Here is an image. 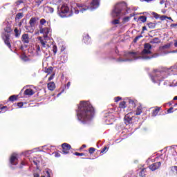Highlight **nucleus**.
Here are the masks:
<instances>
[{"instance_id": "obj_18", "label": "nucleus", "mask_w": 177, "mask_h": 177, "mask_svg": "<svg viewBox=\"0 0 177 177\" xmlns=\"http://www.w3.org/2000/svg\"><path fill=\"white\" fill-rule=\"evenodd\" d=\"M34 93V91L31 88H28L24 92V94L26 95L27 96H32Z\"/></svg>"}, {"instance_id": "obj_56", "label": "nucleus", "mask_w": 177, "mask_h": 177, "mask_svg": "<svg viewBox=\"0 0 177 177\" xmlns=\"http://www.w3.org/2000/svg\"><path fill=\"white\" fill-rule=\"evenodd\" d=\"M168 20H171V21H174V19H172V18L171 17H167V18Z\"/></svg>"}, {"instance_id": "obj_59", "label": "nucleus", "mask_w": 177, "mask_h": 177, "mask_svg": "<svg viewBox=\"0 0 177 177\" xmlns=\"http://www.w3.org/2000/svg\"><path fill=\"white\" fill-rule=\"evenodd\" d=\"M5 109H8V106H3V107L1 108V110H5Z\"/></svg>"}, {"instance_id": "obj_51", "label": "nucleus", "mask_w": 177, "mask_h": 177, "mask_svg": "<svg viewBox=\"0 0 177 177\" xmlns=\"http://www.w3.org/2000/svg\"><path fill=\"white\" fill-rule=\"evenodd\" d=\"M106 150H107V147H104L102 151H101V153H104V151H106Z\"/></svg>"}, {"instance_id": "obj_9", "label": "nucleus", "mask_w": 177, "mask_h": 177, "mask_svg": "<svg viewBox=\"0 0 177 177\" xmlns=\"http://www.w3.org/2000/svg\"><path fill=\"white\" fill-rule=\"evenodd\" d=\"M133 117V113L130 112L129 113H127L125 116H124V124L126 125H129V124H132V118Z\"/></svg>"}, {"instance_id": "obj_12", "label": "nucleus", "mask_w": 177, "mask_h": 177, "mask_svg": "<svg viewBox=\"0 0 177 177\" xmlns=\"http://www.w3.org/2000/svg\"><path fill=\"white\" fill-rule=\"evenodd\" d=\"M160 167H161V162H157L149 165V169H151V171H156Z\"/></svg>"}, {"instance_id": "obj_8", "label": "nucleus", "mask_w": 177, "mask_h": 177, "mask_svg": "<svg viewBox=\"0 0 177 177\" xmlns=\"http://www.w3.org/2000/svg\"><path fill=\"white\" fill-rule=\"evenodd\" d=\"M164 72H161L160 71H154L153 75L151 77L152 82H157L158 81H162V78H165L166 77H163Z\"/></svg>"}, {"instance_id": "obj_46", "label": "nucleus", "mask_w": 177, "mask_h": 177, "mask_svg": "<svg viewBox=\"0 0 177 177\" xmlns=\"http://www.w3.org/2000/svg\"><path fill=\"white\" fill-rule=\"evenodd\" d=\"M15 3H16L17 6H19V5H20L21 3H23V1H18Z\"/></svg>"}, {"instance_id": "obj_28", "label": "nucleus", "mask_w": 177, "mask_h": 177, "mask_svg": "<svg viewBox=\"0 0 177 177\" xmlns=\"http://www.w3.org/2000/svg\"><path fill=\"white\" fill-rule=\"evenodd\" d=\"M9 100L10 102H15V100H17V95H11L10 97H9Z\"/></svg>"}, {"instance_id": "obj_26", "label": "nucleus", "mask_w": 177, "mask_h": 177, "mask_svg": "<svg viewBox=\"0 0 177 177\" xmlns=\"http://www.w3.org/2000/svg\"><path fill=\"white\" fill-rule=\"evenodd\" d=\"M160 43V39L158 37H155L151 41V44H158Z\"/></svg>"}, {"instance_id": "obj_38", "label": "nucleus", "mask_w": 177, "mask_h": 177, "mask_svg": "<svg viewBox=\"0 0 177 177\" xmlns=\"http://www.w3.org/2000/svg\"><path fill=\"white\" fill-rule=\"evenodd\" d=\"M45 23H46V20H45V19H41L40 20V24H41V26H44V24H45Z\"/></svg>"}, {"instance_id": "obj_17", "label": "nucleus", "mask_w": 177, "mask_h": 177, "mask_svg": "<svg viewBox=\"0 0 177 177\" xmlns=\"http://www.w3.org/2000/svg\"><path fill=\"white\" fill-rule=\"evenodd\" d=\"M48 88L49 91H55L56 88V85L55 84V82H50L48 84Z\"/></svg>"}, {"instance_id": "obj_13", "label": "nucleus", "mask_w": 177, "mask_h": 177, "mask_svg": "<svg viewBox=\"0 0 177 177\" xmlns=\"http://www.w3.org/2000/svg\"><path fill=\"white\" fill-rule=\"evenodd\" d=\"M21 41L24 44H29L30 43V36L28 34L24 33L21 36Z\"/></svg>"}, {"instance_id": "obj_40", "label": "nucleus", "mask_w": 177, "mask_h": 177, "mask_svg": "<svg viewBox=\"0 0 177 177\" xmlns=\"http://www.w3.org/2000/svg\"><path fill=\"white\" fill-rule=\"evenodd\" d=\"M33 162H34L35 165H38L39 164V160L34 159Z\"/></svg>"}, {"instance_id": "obj_24", "label": "nucleus", "mask_w": 177, "mask_h": 177, "mask_svg": "<svg viewBox=\"0 0 177 177\" xmlns=\"http://www.w3.org/2000/svg\"><path fill=\"white\" fill-rule=\"evenodd\" d=\"M127 107V104L124 101H122L119 104V109H125Z\"/></svg>"}, {"instance_id": "obj_14", "label": "nucleus", "mask_w": 177, "mask_h": 177, "mask_svg": "<svg viewBox=\"0 0 177 177\" xmlns=\"http://www.w3.org/2000/svg\"><path fill=\"white\" fill-rule=\"evenodd\" d=\"M37 21H38V18L33 17L32 18H30V21H29V24L30 26V27L35 28V24H37Z\"/></svg>"}, {"instance_id": "obj_52", "label": "nucleus", "mask_w": 177, "mask_h": 177, "mask_svg": "<svg viewBox=\"0 0 177 177\" xmlns=\"http://www.w3.org/2000/svg\"><path fill=\"white\" fill-rule=\"evenodd\" d=\"M168 53H177V50L168 52Z\"/></svg>"}, {"instance_id": "obj_11", "label": "nucleus", "mask_w": 177, "mask_h": 177, "mask_svg": "<svg viewBox=\"0 0 177 177\" xmlns=\"http://www.w3.org/2000/svg\"><path fill=\"white\" fill-rule=\"evenodd\" d=\"M17 153H12L10 159V162L12 165H17Z\"/></svg>"}, {"instance_id": "obj_7", "label": "nucleus", "mask_w": 177, "mask_h": 177, "mask_svg": "<svg viewBox=\"0 0 177 177\" xmlns=\"http://www.w3.org/2000/svg\"><path fill=\"white\" fill-rule=\"evenodd\" d=\"M4 31L6 33L3 34L2 38L6 45H7L8 48H9V49H11L12 45H10V35H9V32L12 31V26L8 24L7 26L4 28Z\"/></svg>"}, {"instance_id": "obj_1", "label": "nucleus", "mask_w": 177, "mask_h": 177, "mask_svg": "<svg viewBox=\"0 0 177 177\" xmlns=\"http://www.w3.org/2000/svg\"><path fill=\"white\" fill-rule=\"evenodd\" d=\"M151 45L147 43L144 46V49L142 53H126L124 54L125 59H120L119 62H132V60H138V59H143L144 60H149L153 57H157L158 55L151 54Z\"/></svg>"}, {"instance_id": "obj_5", "label": "nucleus", "mask_w": 177, "mask_h": 177, "mask_svg": "<svg viewBox=\"0 0 177 177\" xmlns=\"http://www.w3.org/2000/svg\"><path fill=\"white\" fill-rule=\"evenodd\" d=\"M39 32L40 34H43V37H38L37 39L41 44L42 48H49V44H48V41L50 40V34L52 32L50 28H46V27L44 28V26H40Z\"/></svg>"}, {"instance_id": "obj_31", "label": "nucleus", "mask_w": 177, "mask_h": 177, "mask_svg": "<svg viewBox=\"0 0 177 177\" xmlns=\"http://www.w3.org/2000/svg\"><path fill=\"white\" fill-rule=\"evenodd\" d=\"M41 147H42L43 150L48 151V150H52V147H47L46 145H44V146H43Z\"/></svg>"}, {"instance_id": "obj_21", "label": "nucleus", "mask_w": 177, "mask_h": 177, "mask_svg": "<svg viewBox=\"0 0 177 177\" xmlns=\"http://www.w3.org/2000/svg\"><path fill=\"white\" fill-rule=\"evenodd\" d=\"M24 15H23V12H19L16 15L15 20L17 21V20H20V19H23Z\"/></svg>"}, {"instance_id": "obj_20", "label": "nucleus", "mask_w": 177, "mask_h": 177, "mask_svg": "<svg viewBox=\"0 0 177 177\" xmlns=\"http://www.w3.org/2000/svg\"><path fill=\"white\" fill-rule=\"evenodd\" d=\"M159 111H160V107L156 106V109L152 112V116L156 117L157 114H158Z\"/></svg>"}, {"instance_id": "obj_63", "label": "nucleus", "mask_w": 177, "mask_h": 177, "mask_svg": "<svg viewBox=\"0 0 177 177\" xmlns=\"http://www.w3.org/2000/svg\"><path fill=\"white\" fill-rule=\"evenodd\" d=\"M142 30H146V26L142 27Z\"/></svg>"}, {"instance_id": "obj_64", "label": "nucleus", "mask_w": 177, "mask_h": 177, "mask_svg": "<svg viewBox=\"0 0 177 177\" xmlns=\"http://www.w3.org/2000/svg\"><path fill=\"white\" fill-rule=\"evenodd\" d=\"M82 147L85 148V147H86V145H82Z\"/></svg>"}, {"instance_id": "obj_3", "label": "nucleus", "mask_w": 177, "mask_h": 177, "mask_svg": "<svg viewBox=\"0 0 177 177\" xmlns=\"http://www.w3.org/2000/svg\"><path fill=\"white\" fill-rule=\"evenodd\" d=\"M131 9L128 8V6H127V3L121 2L118 3L111 12V17L113 20H112L111 23L113 26H115L117 24H120V19H121L122 16H125L127 13H129Z\"/></svg>"}, {"instance_id": "obj_39", "label": "nucleus", "mask_w": 177, "mask_h": 177, "mask_svg": "<svg viewBox=\"0 0 177 177\" xmlns=\"http://www.w3.org/2000/svg\"><path fill=\"white\" fill-rule=\"evenodd\" d=\"M55 78V73L52 74L49 77H48V81H52Z\"/></svg>"}, {"instance_id": "obj_45", "label": "nucleus", "mask_w": 177, "mask_h": 177, "mask_svg": "<svg viewBox=\"0 0 177 177\" xmlns=\"http://www.w3.org/2000/svg\"><path fill=\"white\" fill-rule=\"evenodd\" d=\"M26 157H28V154H31V151H27L24 153Z\"/></svg>"}, {"instance_id": "obj_58", "label": "nucleus", "mask_w": 177, "mask_h": 177, "mask_svg": "<svg viewBox=\"0 0 177 177\" xmlns=\"http://www.w3.org/2000/svg\"><path fill=\"white\" fill-rule=\"evenodd\" d=\"M174 46L177 48V40H174Z\"/></svg>"}, {"instance_id": "obj_2", "label": "nucleus", "mask_w": 177, "mask_h": 177, "mask_svg": "<svg viewBox=\"0 0 177 177\" xmlns=\"http://www.w3.org/2000/svg\"><path fill=\"white\" fill-rule=\"evenodd\" d=\"M76 113L79 121L88 122V121H91L93 118L95 109L88 101H81Z\"/></svg>"}, {"instance_id": "obj_54", "label": "nucleus", "mask_w": 177, "mask_h": 177, "mask_svg": "<svg viewBox=\"0 0 177 177\" xmlns=\"http://www.w3.org/2000/svg\"><path fill=\"white\" fill-rule=\"evenodd\" d=\"M140 38H142V35L137 36L135 39L136 41H138V39H139Z\"/></svg>"}, {"instance_id": "obj_30", "label": "nucleus", "mask_w": 177, "mask_h": 177, "mask_svg": "<svg viewBox=\"0 0 177 177\" xmlns=\"http://www.w3.org/2000/svg\"><path fill=\"white\" fill-rule=\"evenodd\" d=\"M148 27H149V28H156V24L150 22L148 24Z\"/></svg>"}, {"instance_id": "obj_37", "label": "nucleus", "mask_w": 177, "mask_h": 177, "mask_svg": "<svg viewBox=\"0 0 177 177\" xmlns=\"http://www.w3.org/2000/svg\"><path fill=\"white\" fill-rule=\"evenodd\" d=\"M169 48H171V44H166L162 46V49H168Z\"/></svg>"}, {"instance_id": "obj_44", "label": "nucleus", "mask_w": 177, "mask_h": 177, "mask_svg": "<svg viewBox=\"0 0 177 177\" xmlns=\"http://www.w3.org/2000/svg\"><path fill=\"white\" fill-rule=\"evenodd\" d=\"M153 15L155 19H158V17H160V15L156 12H153Z\"/></svg>"}, {"instance_id": "obj_49", "label": "nucleus", "mask_w": 177, "mask_h": 177, "mask_svg": "<svg viewBox=\"0 0 177 177\" xmlns=\"http://www.w3.org/2000/svg\"><path fill=\"white\" fill-rule=\"evenodd\" d=\"M172 110H174V108L171 107L170 109H169L167 110V113H172Z\"/></svg>"}, {"instance_id": "obj_42", "label": "nucleus", "mask_w": 177, "mask_h": 177, "mask_svg": "<svg viewBox=\"0 0 177 177\" xmlns=\"http://www.w3.org/2000/svg\"><path fill=\"white\" fill-rule=\"evenodd\" d=\"M52 154H55V157H60V153L59 152H55L53 153Z\"/></svg>"}, {"instance_id": "obj_61", "label": "nucleus", "mask_w": 177, "mask_h": 177, "mask_svg": "<svg viewBox=\"0 0 177 177\" xmlns=\"http://www.w3.org/2000/svg\"><path fill=\"white\" fill-rule=\"evenodd\" d=\"M173 100H177V96L174 97Z\"/></svg>"}, {"instance_id": "obj_29", "label": "nucleus", "mask_w": 177, "mask_h": 177, "mask_svg": "<svg viewBox=\"0 0 177 177\" xmlns=\"http://www.w3.org/2000/svg\"><path fill=\"white\" fill-rule=\"evenodd\" d=\"M139 19L142 23H146V20H147V17H146L145 16H140Z\"/></svg>"}, {"instance_id": "obj_50", "label": "nucleus", "mask_w": 177, "mask_h": 177, "mask_svg": "<svg viewBox=\"0 0 177 177\" xmlns=\"http://www.w3.org/2000/svg\"><path fill=\"white\" fill-rule=\"evenodd\" d=\"M17 106H19V107H23V102H19L17 104Z\"/></svg>"}, {"instance_id": "obj_22", "label": "nucleus", "mask_w": 177, "mask_h": 177, "mask_svg": "<svg viewBox=\"0 0 177 177\" xmlns=\"http://www.w3.org/2000/svg\"><path fill=\"white\" fill-rule=\"evenodd\" d=\"M45 10H46V11L47 12V13H53V12H54V9H53V8H52V7H49V6H46V8H45Z\"/></svg>"}, {"instance_id": "obj_19", "label": "nucleus", "mask_w": 177, "mask_h": 177, "mask_svg": "<svg viewBox=\"0 0 177 177\" xmlns=\"http://www.w3.org/2000/svg\"><path fill=\"white\" fill-rule=\"evenodd\" d=\"M83 41L84 44H86L88 45V44H91V37L88 35H86L83 37Z\"/></svg>"}, {"instance_id": "obj_35", "label": "nucleus", "mask_w": 177, "mask_h": 177, "mask_svg": "<svg viewBox=\"0 0 177 177\" xmlns=\"http://www.w3.org/2000/svg\"><path fill=\"white\" fill-rule=\"evenodd\" d=\"M75 156H85V153H79V152H75Z\"/></svg>"}, {"instance_id": "obj_55", "label": "nucleus", "mask_w": 177, "mask_h": 177, "mask_svg": "<svg viewBox=\"0 0 177 177\" xmlns=\"http://www.w3.org/2000/svg\"><path fill=\"white\" fill-rule=\"evenodd\" d=\"M160 5H163V3H165V0H161L160 1Z\"/></svg>"}, {"instance_id": "obj_23", "label": "nucleus", "mask_w": 177, "mask_h": 177, "mask_svg": "<svg viewBox=\"0 0 177 177\" xmlns=\"http://www.w3.org/2000/svg\"><path fill=\"white\" fill-rule=\"evenodd\" d=\"M142 114V107L138 106L137 108L136 112L134 113V115H140Z\"/></svg>"}, {"instance_id": "obj_33", "label": "nucleus", "mask_w": 177, "mask_h": 177, "mask_svg": "<svg viewBox=\"0 0 177 177\" xmlns=\"http://www.w3.org/2000/svg\"><path fill=\"white\" fill-rule=\"evenodd\" d=\"M53 71V67H49L47 71H46V73H48V74H52Z\"/></svg>"}, {"instance_id": "obj_15", "label": "nucleus", "mask_w": 177, "mask_h": 177, "mask_svg": "<svg viewBox=\"0 0 177 177\" xmlns=\"http://www.w3.org/2000/svg\"><path fill=\"white\" fill-rule=\"evenodd\" d=\"M168 73H171V74H173L174 75H176L177 74V64L174 65L171 68H169L167 70Z\"/></svg>"}, {"instance_id": "obj_36", "label": "nucleus", "mask_w": 177, "mask_h": 177, "mask_svg": "<svg viewBox=\"0 0 177 177\" xmlns=\"http://www.w3.org/2000/svg\"><path fill=\"white\" fill-rule=\"evenodd\" d=\"M95 148L91 147V148H89L88 151H89L90 154H93V153L95 151Z\"/></svg>"}, {"instance_id": "obj_6", "label": "nucleus", "mask_w": 177, "mask_h": 177, "mask_svg": "<svg viewBox=\"0 0 177 177\" xmlns=\"http://www.w3.org/2000/svg\"><path fill=\"white\" fill-rule=\"evenodd\" d=\"M77 3L73 4V7L71 9V12H70V8L66 4H63L60 8V10H58L59 16L60 17H70V16H73V13H75V10H77Z\"/></svg>"}, {"instance_id": "obj_41", "label": "nucleus", "mask_w": 177, "mask_h": 177, "mask_svg": "<svg viewBox=\"0 0 177 177\" xmlns=\"http://www.w3.org/2000/svg\"><path fill=\"white\" fill-rule=\"evenodd\" d=\"M53 53H57V46H53Z\"/></svg>"}, {"instance_id": "obj_43", "label": "nucleus", "mask_w": 177, "mask_h": 177, "mask_svg": "<svg viewBox=\"0 0 177 177\" xmlns=\"http://www.w3.org/2000/svg\"><path fill=\"white\" fill-rule=\"evenodd\" d=\"M121 100V97H115V102L117 103L118 102H120Z\"/></svg>"}, {"instance_id": "obj_53", "label": "nucleus", "mask_w": 177, "mask_h": 177, "mask_svg": "<svg viewBox=\"0 0 177 177\" xmlns=\"http://www.w3.org/2000/svg\"><path fill=\"white\" fill-rule=\"evenodd\" d=\"M70 85H71V83L70 82H68L66 84L68 89L70 88Z\"/></svg>"}, {"instance_id": "obj_57", "label": "nucleus", "mask_w": 177, "mask_h": 177, "mask_svg": "<svg viewBox=\"0 0 177 177\" xmlns=\"http://www.w3.org/2000/svg\"><path fill=\"white\" fill-rule=\"evenodd\" d=\"M34 177H39V174L38 173H35Z\"/></svg>"}, {"instance_id": "obj_62", "label": "nucleus", "mask_w": 177, "mask_h": 177, "mask_svg": "<svg viewBox=\"0 0 177 177\" xmlns=\"http://www.w3.org/2000/svg\"><path fill=\"white\" fill-rule=\"evenodd\" d=\"M21 165H26V162H21Z\"/></svg>"}, {"instance_id": "obj_16", "label": "nucleus", "mask_w": 177, "mask_h": 177, "mask_svg": "<svg viewBox=\"0 0 177 177\" xmlns=\"http://www.w3.org/2000/svg\"><path fill=\"white\" fill-rule=\"evenodd\" d=\"M14 33L15 38H20V35H21V30H19L17 28H15L14 30Z\"/></svg>"}, {"instance_id": "obj_4", "label": "nucleus", "mask_w": 177, "mask_h": 177, "mask_svg": "<svg viewBox=\"0 0 177 177\" xmlns=\"http://www.w3.org/2000/svg\"><path fill=\"white\" fill-rule=\"evenodd\" d=\"M89 3H76V9L75 10V15H78V13H84V12H86V10H88V9H90L91 10H93L95 9H97L99 8V6L100 5V1L99 0H93V1L90 3V6H88Z\"/></svg>"}, {"instance_id": "obj_48", "label": "nucleus", "mask_w": 177, "mask_h": 177, "mask_svg": "<svg viewBox=\"0 0 177 177\" xmlns=\"http://www.w3.org/2000/svg\"><path fill=\"white\" fill-rule=\"evenodd\" d=\"M46 174L47 175V177H50V174H49V169L46 170Z\"/></svg>"}, {"instance_id": "obj_32", "label": "nucleus", "mask_w": 177, "mask_h": 177, "mask_svg": "<svg viewBox=\"0 0 177 177\" xmlns=\"http://www.w3.org/2000/svg\"><path fill=\"white\" fill-rule=\"evenodd\" d=\"M130 19H131V17H126L123 19V22L128 23V21H129Z\"/></svg>"}, {"instance_id": "obj_25", "label": "nucleus", "mask_w": 177, "mask_h": 177, "mask_svg": "<svg viewBox=\"0 0 177 177\" xmlns=\"http://www.w3.org/2000/svg\"><path fill=\"white\" fill-rule=\"evenodd\" d=\"M26 28L28 32H34L35 28L31 27V26H26Z\"/></svg>"}, {"instance_id": "obj_34", "label": "nucleus", "mask_w": 177, "mask_h": 177, "mask_svg": "<svg viewBox=\"0 0 177 177\" xmlns=\"http://www.w3.org/2000/svg\"><path fill=\"white\" fill-rule=\"evenodd\" d=\"M171 171L174 174H177V166H174L171 167Z\"/></svg>"}, {"instance_id": "obj_47", "label": "nucleus", "mask_w": 177, "mask_h": 177, "mask_svg": "<svg viewBox=\"0 0 177 177\" xmlns=\"http://www.w3.org/2000/svg\"><path fill=\"white\" fill-rule=\"evenodd\" d=\"M167 19V16L166 15H162L160 17V20H165Z\"/></svg>"}, {"instance_id": "obj_27", "label": "nucleus", "mask_w": 177, "mask_h": 177, "mask_svg": "<svg viewBox=\"0 0 177 177\" xmlns=\"http://www.w3.org/2000/svg\"><path fill=\"white\" fill-rule=\"evenodd\" d=\"M139 176H141V177H145V176H146V169H142L141 170V171L140 172Z\"/></svg>"}, {"instance_id": "obj_60", "label": "nucleus", "mask_w": 177, "mask_h": 177, "mask_svg": "<svg viewBox=\"0 0 177 177\" xmlns=\"http://www.w3.org/2000/svg\"><path fill=\"white\" fill-rule=\"evenodd\" d=\"M129 103H131V104H135V102H133L132 100L129 101Z\"/></svg>"}, {"instance_id": "obj_10", "label": "nucleus", "mask_w": 177, "mask_h": 177, "mask_svg": "<svg viewBox=\"0 0 177 177\" xmlns=\"http://www.w3.org/2000/svg\"><path fill=\"white\" fill-rule=\"evenodd\" d=\"M62 152L64 154H68V151L71 149V145L68 143H64L62 145Z\"/></svg>"}]
</instances>
